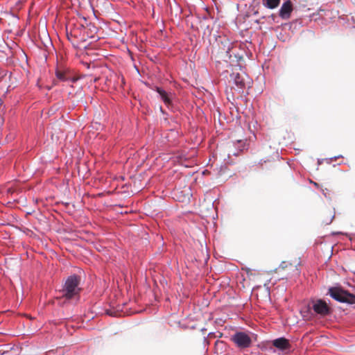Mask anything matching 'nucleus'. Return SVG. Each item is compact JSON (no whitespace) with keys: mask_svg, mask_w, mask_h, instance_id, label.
<instances>
[{"mask_svg":"<svg viewBox=\"0 0 355 355\" xmlns=\"http://www.w3.org/2000/svg\"><path fill=\"white\" fill-rule=\"evenodd\" d=\"M80 277L76 275L69 276L65 281L62 290V297L66 300H72L79 296L80 288L79 284Z\"/></svg>","mask_w":355,"mask_h":355,"instance_id":"1","label":"nucleus"},{"mask_svg":"<svg viewBox=\"0 0 355 355\" xmlns=\"http://www.w3.org/2000/svg\"><path fill=\"white\" fill-rule=\"evenodd\" d=\"M106 313H107V315H112V316H113V315H115L114 314V313H113L111 310H107V311H106Z\"/></svg>","mask_w":355,"mask_h":355,"instance_id":"13","label":"nucleus"},{"mask_svg":"<svg viewBox=\"0 0 355 355\" xmlns=\"http://www.w3.org/2000/svg\"><path fill=\"white\" fill-rule=\"evenodd\" d=\"M55 75L56 77L62 81H66L71 78L69 73L64 70L57 69Z\"/></svg>","mask_w":355,"mask_h":355,"instance_id":"11","label":"nucleus"},{"mask_svg":"<svg viewBox=\"0 0 355 355\" xmlns=\"http://www.w3.org/2000/svg\"><path fill=\"white\" fill-rule=\"evenodd\" d=\"M272 345L280 350L289 349L291 345L288 340L285 338H279L272 341Z\"/></svg>","mask_w":355,"mask_h":355,"instance_id":"9","label":"nucleus"},{"mask_svg":"<svg viewBox=\"0 0 355 355\" xmlns=\"http://www.w3.org/2000/svg\"><path fill=\"white\" fill-rule=\"evenodd\" d=\"M231 339L241 349L250 347L252 345V339L250 336L243 331L235 333Z\"/></svg>","mask_w":355,"mask_h":355,"instance_id":"3","label":"nucleus"},{"mask_svg":"<svg viewBox=\"0 0 355 355\" xmlns=\"http://www.w3.org/2000/svg\"><path fill=\"white\" fill-rule=\"evenodd\" d=\"M156 91L159 94L161 100L164 103V104L168 107L172 105V101L173 98V93L167 92L160 87H157Z\"/></svg>","mask_w":355,"mask_h":355,"instance_id":"7","label":"nucleus"},{"mask_svg":"<svg viewBox=\"0 0 355 355\" xmlns=\"http://www.w3.org/2000/svg\"><path fill=\"white\" fill-rule=\"evenodd\" d=\"M293 10V3L290 0H287L283 3L279 10V16L284 20L290 19L291 13Z\"/></svg>","mask_w":355,"mask_h":355,"instance_id":"5","label":"nucleus"},{"mask_svg":"<svg viewBox=\"0 0 355 355\" xmlns=\"http://www.w3.org/2000/svg\"><path fill=\"white\" fill-rule=\"evenodd\" d=\"M231 80L234 82L239 89L245 87L248 77L244 73L232 72L230 75Z\"/></svg>","mask_w":355,"mask_h":355,"instance_id":"4","label":"nucleus"},{"mask_svg":"<svg viewBox=\"0 0 355 355\" xmlns=\"http://www.w3.org/2000/svg\"><path fill=\"white\" fill-rule=\"evenodd\" d=\"M300 264H301V262L300 261H297L296 260L295 261L289 262V265H291V266L294 265L295 266H299Z\"/></svg>","mask_w":355,"mask_h":355,"instance_id":"12","label":"nucleus"},{"mask_svg":"<svg viewBox=\"0 0 355 355\" xmlns=\"http://www.w3.org/2000/svg\"><path fill=\"white\" fill-rule=\"evenodd\" d=\"M329 293L331 297L340 302L355 304V295L339 288H330Z\"/></svg>","mask_w":355,"mask_h":355,"instance_id":"2","label":"nucleus"},{"mask_svg":"<svg viewBox=\"0 0 355 355\" xmlns=\"http://www.w3.org/2000/svg\"><path fill=\"white\" fill-rule=\"evenodd\" d=\"M261 1L264 7L273 10L279 6L281 0H261Z\"/></svg>","mask_w":355,"mask_h":355,"instance_id":"10","label":"nucleus"},{"mask_svg":"<svg viewBox=\"0 0 355 355\" xmlns=\"http://www.w3.org/2000/svg\"><path fill=\"white\" fill-rule=\"evenodd\" d=\"M218 44L219 46V49L221 50L220 53H225L226 54V57L230 58L232 57L230 50L232 49V44L230 42L227 38H223L218 42Z\"/></svg>","mask_w":355,"mask_h":355,"instance_id":"8","label":"nucleus"},{"mask_svg":"<svg viewBox=\"0 0 355 355\" xmlns=\"http://www.w3.org/2000/svg\"><path fill=\"white\" fill-rule=\"evenodd\" d=\"M119 78H121V83H122L123 84H124V78H123V76H121V77H119Z\"/></svg>","mask_w":355,"mask_h":355,"instance_id":"14","label":"nucleus"},{"mask_svg":"<svg viewBox=\"0 0 355 355\" xmlns=\"http://www.w3.org/2000/svg\"><path fill=\"white\" fill-rule=\"evenodd\" d=\"M313 309L315 313L322 315H326L329 313V307L327 304L322 300H318L313 304Z\"/></svg>","mask_w":355,"mask_h":355,"instance_id":"6","label":"nucleus"}]
</instances>
